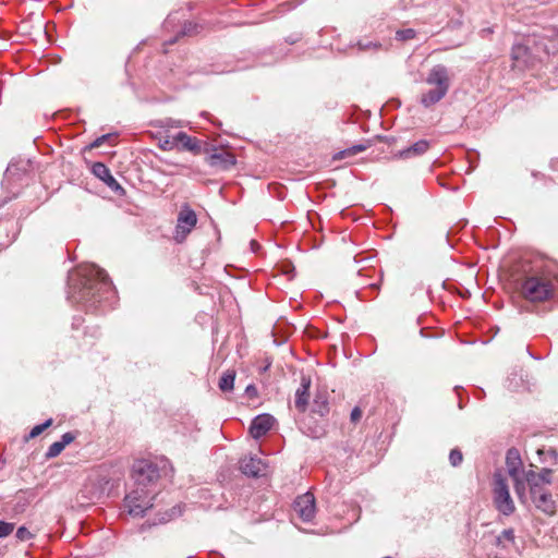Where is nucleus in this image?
Instances as JSON below:
<instances>
[{"label": "nucleus", "instance_id": "f257e3e1", "mask_svg": "<svg viewBox=\"0 0 558 558\" xmlns=\"http://www.w3.org/2000/svg\"><path fill=\"white\" fill-rule=\"evenodd\" d=\"M109 286V278L105 270L94 265L78 267L69 276V294L76 303L95 299Z\"/></svg>", "mask_w": 558, "mask_h": 558}, {"label": "nucleus", "instance_id": "f03ea898", "mask_svg": "<svg viewBox=\"0 0 558 558\" xmlns=\"http://www.w3.org/2000/svg\"><path fill=\"white\" fill-rule=\"evenodd\" d=\"M557 277L545 269L533 268L517 280L521 298L532 303L549 301L556 291Z\"/></svg>", "mask_w": 558, "mask_h": 558}, {"label": "nucleus", "instance_id": "7ed1b4c3", "mask_svg": "<svg viewBox=\"0 0 558 558\" xmlns=\"http://www.w3.org/2000/svg\"><path fill=\"white\" fill-rule=\"evenodd\" d=\"M426 83L435 86V88L423 93L421 96V102L424 107H430L440 101L449 90L450 80L446 66L441 64L435 65L429 71L426 77Z\"/></svg>", "mask_w": 558, "mask_h": 558}, {"label": "nucleus", "instance_id": "20e7f679", "mask_svg": "<svg viewBox=\"0 0 558 558\" xmlns=\"http://www.w3.org/2000/svg\"><path fill=\"white\" fill-rule=\"evenodd\" d=\"M506 466L509 476L512 478L514 484V490L522 504L526 502V493L524 486V473L522 471V461L517 449H509L506 457Z\"/></svg>", "mask_w": 558, "mask_h": 558}, {"label": "nucleus", "instance_id": "39448f33", "mask_svg": "<svg viewBox=\"0 0 558 558\" xmlns=\"http://www.w3.org/2000/svg\"><path fill=\"white\" fill-rule=\"evenodd\" d=\"M494 504L496 509L505 515H510L515 511L514 502L510 496L506 478L501 473L494 474Z\"/></svg>", "mask_w": 558, "mask_h": 558}, {"label": "nucleus", "instance_id": "423d86ee", "mask_svg": "<svg viewBox=\"0 0 558 558\" xmlns=\"http://www.w3.org/2000/svg\"><path fill=\"white\" fill-rule=\"evenodd\" d=\"M196 223V213L190 207V205H182L178 214L173 240L177 243H183L186 240L187 235L195 228Z\"/></svg>", "mask_w": 558, "mask_h": 558}, {"label": "nucleus", "instance_id": "0eeeda50", "mask_svg": "<svg viewBox=\"0 0 558 558\" xmlns=\"http://www.w3.org/2000/svg\"><path fill=\"white\" fill-rule=\"evenodd\" d=\"M133 477L138 486H147L156 483L159 477V469L157 464L149 460H138L133 465Z\"/></svg>", "mask_w": 558, "mask_h": 558}, {"label": "nucleus", "instance_id": "6e6552de", "mask_svg": "<svg viewBox=\"0 0 558 558\" xmlns=\"http://www.w3.org/2000/svg\"><path fill=\"white\" fill-rule=\"evenodd\" d=\"M129 513L134 517H143L153 507L151 498L143 489H135L125 497Z\"/></svg>", "mask_w": 558, "mask_h": 558}, {"label": "nucleus", "instance_id": "1a4fd4ad", "mask_svg": "<svg viewBox=\"0 0 558 558\" xmlns=\"http://www.w3.org/2000/svg\"><path fill=\"white\" fill-rule=\"evenodd\" d=\"M293 508L302 521L310 522L316 512L314 495L307 492L299 496L294 501Z\"/></svg>", "mask_w": 558, "mask_h": 558}, {"label": "nucleus", "instance_id": "9d476101", "mask_svg": "<svg viewBox=\"0 0 558 558\" xmlns=\"http://www.w3.org/2000/svg\"><path fill=\"white\" fill-rule=\"evenodd\" d=\"M206 162L218 170H229L236 163V159L235 156L229 151L215 149V151L206 158Z\"/></svg>", "mask_w": 558, "mask_h": 558}, {"label": "nucleus", "instance_id": "9b49d317", "mask_svg": "<svg viewBox=\"0 0 558 558\" xmlns=\"http://www.w3.org/2000/svg\"><path fill=\"white\" fill-rule=\"evenodd\" d=\"M92 172H93V174L95 177H97L102 182H105L106 185L109 186L112 191L124 193L123 187L112 177L109 168L105 163H102V162H94L92 165Z\"/></svg>", "mask_w": 558, "mask_h": 558}, {"label": "nucleus", "instance_id": "f8f14e48", "mask_svg": "<svg viewBox=\"0 0 558 558\" xmlns=\"http://www.w3.org/2000/svg\"><path fill=\"white\" fill-rule=\"evenodd\" d=\"M275 418L270 414H260L256 416L250 427V434L258 439L266 435L272 427Z\"/></svg>", "mask_w": 558, "mask_h": 558}, {"label": "nucleus", "instance_id": "ddd939ff", "mask_svg": "<svg viewBox=\"0 0 558 558\" xmlns=\"http://www.w3.org/2000/svg\"><path fill=\"white\" fill-rule=\"evenodd\" d=\"M240 469L245 475L257 477L265 473L266 464L260 458L248 456L241 459Z\"/></svg>", "mask_w": 558, "mask_h": 558}, {"label": "nucleus", "instance_id": "4468645a", "mask_svg": "<svg viewBox=\"0 0 558 558\" xmlns=\"http://www.w3.org/2000/svg\"><path fill=\"white\" fill-rule=\"evenodd\" d=\"M511 59L513 61V66L527 69L532 65L531 50L523 44H515L512 46Z\"/></svg>", "mask_w": 558, "mask_h": 558}, {"label": "nucleus", "instance_id": "2eb2a0df", "mask_svg": "<svg viewBox=\"0 0 558 558\" xmlns=\"http://www.w3.org/2000/svg\"><path fill=\"white\" fill-rule=\"evenodd\" d=\"M175 143L178 150H186L193 155H199L202 153V141L190 136L185 132H179L175 134Z\"/></svg>", "mask_w": 558, "mask_h": 558}, {"label": "nucleus", "instance_id": "dca6fc26", "mask_svg": "<svg viewBox=\"0 0 558 558\" xmlns=\"http://www.w3.org/2000/svg\"><path fill=\"white\" fill-rule=\"evenodd\" d=\"M311 377L302 376L301 386L295 391L294 405L300 412H305L310 401Z\"/></svg>", "mask_w": 558, "mask_h": 558}, {"label": "nucleus", "instance_id": "f3484780", "mask_svg": "<svg viewBox=\"0 0 558 558\" xmlns=\"http://www.w3.org/2000/svg\"><path fill=\"white\" fill-rule=\"evenodd\" d=\"M531 496L536 508L543 511L544 513L553 515L556 512L555 501L551 497V494L548 493L546 489L541 490V493Z\"/></svg>", "mask_w": 558, "mask_h": 558}, {"label": "nucleus", "instance_id": "a211bd4d", "mask_svg": "<svg viewBox=\"0 0 558 558\" xmlns=\"http://www.w3.org/2000/svg\"><path fill=\"white\" fill-rule=\"evenodd\" d=\"M524 484L526 483L530 487L531 495H535L541 493V490L545 489V483H543L542 477L538 475V473L534 472L533 470H530L524 473Z\"/></svg>", "mask_w": 558, "mask_h": 558}, {"label": "nucleus", "instance_id": "6ab92c4d", "mask_svg": "<svg viewBox=\"0 0 558 558\" xmlns=\"http://www.w3.org/2000/svg\"><path fill=\"white\" fill-rule=\"evenodd\" d=\"M430 147V144L426 140H421L414 143L412 146L403 149L399 153L400 158H410L415 156H421L425 154Z\"/></svg>", "mask_w": 558, "mask_h": 558}, {"label": "nucleus", "instance_id": "aec40b11", "mask_svg": "<svg viewBox=\"0 0 558 558\" xmlns=\"http://www.w3.org/2000/svg\"><path fill=\"white\" fill-rule=\"evenodd\" d=\"M235 375L236 373L234 369H228L221 375L218 387L222 392H230L233 390Z\"/></svg>", "mask_w": 558, "mask_h": 558}, {"label": "nucleus", "instance_id": "412c9836", "mask_svg": "<svg viewBox=\"0 0 558 558\" xmlns=\"http://www.w3.org/2000/svg\"><path fill=\"white\" fill-rule=\"evenodd\" d=\"M416 32L413 28L400 29L396 33V38L400 41L414 39Z\"/></svg>", "mask_w": 558, "mask_h": 558}, {"label": "nucleus", "instance_id": "4be33fe9", "mask_svg": "<svg viewBox=\"0 0 558 558\" xmlns=\"http://www.w3.org/2000/svg\"><path fill=\"white\" fill-rule=\"evenodd\" d=\"M52 424V418L47 420L45 423L36 425L32 428L28 438H35L39 436L45 429H47Z\"/></svg>", "mask_w": 558, "mask_h": 558}, {"label": "nucleus", "instance_id": "5701e85b", "mask_svg": "<svg viewBox=\"0 0 558 558\" xmlns=\"http://www.w3.org/2000/svg\"><path fill=\"white\" fill-rule=\"evenodd\" d=\"M63 449H64V447L61 444V441H56V442L50 445L46 456L48 458H54V457L59 456L62 452Z\"/></svg>", "mask_w": 558, "mask_h": 558}, {"label": "nucleus", "instance_id": "b1692460", "mask_svg": "<svg viewBox=\"0 0 558 558\" xmlns=\"http://www.w3.org/2000/svg\"><path fill=\"white\" fill-rule=\"evenodd\" d=\"M35 535L25 526H20L16 531V538L21 542L29 541Z\"/></svg>", "mask_w": 558, "mask_h": 558}, {"label": "nucleus", "instance_id": "393cba45", "mask_svg": "<svg viewBox=\"0 0 558 558\" xmlns=\"http://www.w3.org/2000/svg\"><path fill=\"white\" fill-rule=\"evenodd\" d=\"M449 460L453 466H458L463 460L462 452L459 449H452L449 454Z\"/></svg>", "mask_w": 558, "mask_h": 558}, {"label": "nucleus", "instance_id": "a878e982", "mask_svg": "<svg viewBox=\"0 0 558 558\" xmlns=\"http://www.w3.org/2000/svg\"><path fill=\"white\" fill-rule=\"evenodd\" d=\"M14 523H9L0 520V537H5L14 531Z\"/></svg>", "mask_w": 558, "mask_h": 558}, {"label": "nucleus", "instance_id": "bb28decb", "mask_svg": "<svg viewBox=\"0 0 558 558\" xmlns=\"http://www.w3.org/2000/svg\"><path fill=\"white\" fill-rule=\"evenodd\" d=\"M160 148L162 150L177 149L175 135L172 137H167L162 143H160Z\"/></svg>", "mask_w": 558, "mask_h": 558}, {"label": "nucleus", "instance_id": "cd10ccee", "mask_svg": "<svg viewBox=\"0 0 558 558\" xmlns=\"http://www.w3.org/2000/svg\"><path fill=\"white\" fill-rule=\"evenodd\" d=\"M180 513V509H178L177 507H172L169 511L165 513V517L160 519V522L170 521L171 519L178 517Z\"/></svg>", "mask_w": 558, "mask_h": 558}, {"label": "nucleus", "instance_id": "c85d7f7f", "mask_svg": "<svg viewBox=\"0 0 558 558\" xmlns=\"http://www.w3.org/2000/svg\"><path fill=\"white\" fill-rule=\"evenodd\" d=\"M551 474H553V471L550 469H543L538 475L542 477L543 480V483H545L546 485L550 484L551 483Z\"/></svg>", "mask_w": 558, "mask_h": 558}, {"label": "nucleus", "instance_id": "c756f323", "mask_svg": "<svg viewBox=\"0 0 558 558\" xmlns=\"http://www.w3.org/2000/svg\"><path fill=\"white\" fill-rule=\"evenodd\" d=\"M362 414H363L362 410L359 407H355L352 410L351 415H350L351 422L354 424L357 423L361 420Z\"/></svg>", "mask_w": 558, "mask_h": 558}, {"label": "nucleus", "instance_id": "7c9ffc66", "mask_svg": "<svg viewBox=\"0 0 558 558\" xmlns=\"http://www.w3.org/2000/svg\"><path fill=\"white\" fill-rule=\"evenodd\" d=\"M110 137V135H102L98 138H96L90 145H89V148H98L100 147L108 138Z\"/></svg>", "mask_w": 558, "mask_h": 558}, {"label": "nucleus", "instance_id": "2f4dec72", "mask_svg": "<svg viewBox=\"0 0 558 558\" xmlns=\"http://www.w3.org/2000/svg\"><path fill=\"white\" fill-rule=\"evenodd\" d=\"M75 439V436L72 433H65L61 437V444L65 448V446L70 445Z\"/></svg>", "mask_w": 558, "mask_h": 558}, {"label": "nucleus", "instance_id": "473e14b6", "mask_svg": "<svg viewBox=\"0 0 558 558\" xmlns=\"http://www.w3.org/2000/svg\"><path fill=\"white\" fill-rule=\"evenodd\" d=\"M501 538H505L507 541L513 542L514 539V533L513 530H505L501 535L498 537V542L501 541Z\"/></svg>", "mask_w": 558, "mask_h": 558}, {"label": "nucleus", "instance_id": "72a5a7b5", "mask_svg": "<svg viewBox=\"0 0 558 558\" xmlns=\"http://www.w3.org/2000/svg\"><path fill=\"white\" fill-rule=\"evenodd\" d=\"M245 391L251 398L257 397V389L254 385H248Z\"/></svg>", "mask_w": 558, "mask_h": 558}, {"label": "nucleus", "instance_id": "f704fd0d", "mask_svg": "<svg viewBox=\"0 0 558 558\" xmlns=\"http://www.w3.org/2000/svg\"><path fill=\"white\" fill-rule=\"evenodd\" d=\"M192 23H189L184 26L183 35H192L194 32L191 29Z\"/></svg>", "mask_w": 558, "mask_h": 558}, {"label": "nucleus", "instance_id": "c9c22d12", "mask_svg": "<svg viewBox=\"0 0 558 558\" xmlns=\"http://www.w3.org/2000/svg\"><path fill=\"white\" fill-rule=\"evenodd\" d=\"M362 150H364V146H362V145H360V146H355V147H353V151H352V154H354V153H356V151H362Z\"/></svg>", "mask_w": 558, "mask_h": 558}]
</instances>
